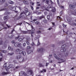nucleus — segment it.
Masks as SVG:
<instances>
[{
    "mask_svg": "<svg viewBox=\"0 0 76 76\" xmlns=\"http://www.w3.org/2000/svg\"><path fill=\"white\" fill-rule=\"evenodd\" d=\"M28 74L29 75H32V70H30L28 72Z\"/></svg>",
    "mask_w": 76,
    "mask_h": 76,
    "instance_id": "f8f14e48",
    "label": "nucleus"
},
{
    "mask_svg": "<svg viewBox=\"0 0 76 76\" xmlns=\"http://www.w3.org/2000/svg\"><path fill=\"white\" fill-rule=\"evenodd\" d=\"M4 67L6 68V63H5L4 65Z\"/></svg>",
    "mask_w": 76,
    "mask_h": 76,
    "instance_id": "de8ad7c7",
    "label": "nucleus"
},
{
    "mask_svg": "<svg viewBox=\"0 0 76 76\" xmlns=\"http://www.w3.org/2000/svg\"><path fill=\"white\" fill-rule=\"evenodd\" d=\"M23 2L24 3H25V4H29V2L26 1H24Z\"/></svg>",
    "mask_w": 76,
    "mask_h": 76,
    "instance_id": "f3484780",
    "label": "nucleus"
},
{
    "mask_svg": "<svg viewBox=\"0 0 76 76\" xmlns=\"http://www.w3.org/2000/svg\"><path fill=\"white\" fill-rule=\"evenodd\" d=\"M10 72H3L2 73V75H5L10 74Z\"/></svg>",
    "mask_w": 76,
    "mask_h": 76,
    "instance_id": "1a4fd4ad",
    "label": "nucleus"
},
{
    "mask_svg": "<svg viewBox=\"0 0 76 76\" xmlns=\"http://www.w3.org/2000/svg\"><path fill=\"white\" fill-rule=\"evenodd\" d=\"M41 50V49H38L37 50V51L38 52H39Z\"/></svg>",
    "mask_w": 76,
    "mask_h": 76,
    "instance_id": "603ef678",
    "label": "nucleus"
},
{
    "mask_svg": "<svg viewBox=\"0 0 76 76\" xmlns=\"http://www.w3.org/2000/svg\"><path fill=\"white\" fill-rule=\"evenodd\" d=\"M67 21L68 22H71V20L70 19H68L67 20Z\"/></svg>",
    "mask_w": 76,
    "mask_h": 76,
    "instance_id": "473e14b6",
    "label": "nucleus"
},
{
    "mask_svg": "<svg viewBox=\"0 0 76 76\" xmlns=\"http://www.w3.org/2000/svg\"><path fill=\"white\" fill-rule=\"evenodd\" d=\"M19 49H17L16 50V51H17V52H18V51H19Z\"/></svg>",
    "mask_w": 76,
    "mask_h": 76,
    "instance_id": "5fc2aeb1",
    "label": "nucleus"
},
{
    "mask_svg": "<svg viewBox=\"0 0 76 76\" xmlns=\"http://www.w3.org/2000/svg\"><path fill=\"white\" fill-rule=\"evenodd\" d=\"M47 18L48 20H50V15H48L47 16Z\"/></svg>",
    "mask_w": 76,
    "mask_h": 76,
    "instance_id": "a878e982",
    "label": "nucleus"
},
{
    "mask_svg": "<svg viewBox=\"0 0 76 76\" xmlns=\"http://www.w3.org/2000/svg\"><path fill=\"white\" fill-rule=\"evenodd\" d=\"M40 44V43H39V40H38V43H37V46H38V45H39Z\"/></svg>",
    "mask_w": 76,
    "mask_h": 76,
    "instance_id": "864d4df0",
    "label": "nucleus"
},
{
    "mask_svg": "<svg viewBox=\"0 0 76 76\" xmlns=\"http://www.w3.org/2000/svg\"><path fill=\"white\" fill-rule=\"evenodd\" d=\"M34 34V32H32V33H31V37H34V35H32V34Z\"/></svg>",
    "mask_w": 76,
    "mask_h": 76,
    "instance_id": "ea45409f",
    "label": "nucleus"
},
{
    "mask_svg": "<svg viewBox=\"0 0 76 76\" xmlns=\"http://www.w3.org/2000/svg\"><path fill=\"white\" fill-rule=\"evenodd\" d=\"M24 13H25V12H21V14L20 15V16L17 18V19L18 20H19V19H20V18H22V14H24Z\"/></svg>",
    "mask_w": 76,
    "mask_h": 76,
    "instance_id": "39448f33",
    "label": "nucleus"
},
{
    "mask_svg": "<svg viewBox=\"0 0 76 76\" xmlns=\"http://www.w3.org/2000/svg\"><path fill=\"white\" fill-rule=\"evenodd\" d=\"M9 3L11 4H13V2L12 1H9Z\"/></svg>",
    "mask_w": 76,
    "mask_h": 76,
    "instance_id": "cd10ccee",
    "label": "nucleus"
},
{
    "mask_svg": "<svg viewBox=\"0 0 76 76\" xmlns=\"http://www.w3.org/2000/svg\"><path fill=\"white\" fill-rule=\"evenodd\" d=\"M8 50H13V48H11V47H9L8 48Z\"/></svg>",
    "mask_w": 76,
    "mask_h": 76,
    "instance_id": "c9c22d12",
    "label": "nucleus"
},
{
    "mask_svg": "<svg viewBox=\"0 0 76 76\" xmlns=\"http://www.w3.org/2000/svg\"><path fill=\"white\" fill-rule=\"evenodd\" d=\"M35 24L36 25H39V22L38 21H37L35 22Z\"/></svg>",
    "mask_w": 76,
    "mask_h": 76,
    "instance_id": "e433bc0d",
    "label": "nucleus"
},
{
    "mask_svg": "<svg viewBox=\"0 0 76 76\" xmlns=\"http://www.w3.org/2000/svg\"><path fill=\"white\" fill-rule=\"evenodd\" d=\"M66 46L65 45H62V49L61 50V52H64V51H65L66 49L65 48V47H66Z\"/></svg>",
    "mask_w": 76,
    "mask_h": 76,
    "instance_id": "f03ea898",
    "label": "nucleus"
},
{
    "mask_svg": "<svg viewBox=\"0 0 76 76\" xmlns=\"http://www.w3.org/2000/svg\"><path fill=\"white\" fill-rule=\"evenodd\" d=\"M18 47L20 48L22 47V44H21L20 43H18Z\"/></svg>",
    "mask_w": 76,
    "mask_h": 76,
    "instance_id": "b1692460",
    "label": "nucleus"
},
{
    "mask_svg": "<svg viewBox=\"0 0 76 76\" xmlns=\"http://www.w3.org/2000/svg\"><path fill=\"white\" fill-rule=\"evenodd\" d=\"M18 42H15L14 43V45L15 47H17L18 46Z\"/></svg>",
    "mask_w": 76,
    "mask_h": 76,
    "instance_id": "aec40b11",
    "label": "nucleus"
},
{
    "mask_svg": "<svg viewBox=\"0 0 76 76\" xmlns=\"http://www.w3.org/2000/svg\"><path fill=\"white\" fill-rule=\"evenodd\" d=\"M42 18H45V16H41L40 17H39V19H42Z\"/></svg>",
    "mask_w": 76,
    "mask_h": 76,
    "instance_id": "412c9836",
    "label": "nucleus"
},
{
    "mask_svg": "<svg viewBox=\"0 0 76 76\" xmlns=\"http://www.w3.org/2000/svg\"><path fill=\"white\" fill-rule=\"evenodd\" d=\"M63 27H64V28H65V27L66 26H65V25H64V24H63Z\"/></svg>",
    "mask_w": 76,
    "mask_h": 76,
    "instance_id": "0e129e2a",
    "label": "nucleus"
},
{
    "mask_svg": "<svg viewBox=\"0 0 76 76\" xmlns=\"http://www.w3.org/2000/svg\"><path fill=\"white\" fill-rule=\"evenodd\" d=\"M26 41H30V40H31V39L30 38V37H29L26 36Z\"/></svg>",
    "mask_w": 76,
    "mask_h": 76,
    "instance_id": "0eeeda50",
    "label": "nucleus"
},
{
    "mask_svg": "<svg viewBox=\"0 0 76 76\" xmlns=\"http://www.w3.org/2000/svg\"><path fill=\"white\" fill-rule=\"evenodd\" d=\"M19 36H18V37H15V39H19Z\"/></svg>",
    "mask_w": 76,
    "mask_h": 76,
    "instance_id": "3c124183",
    "label": "nucleus"
},
{
    "mask_svg": "<svg viewBox=\"0 0 76 76\" xmlns=\"http://www.w3.org/2000/svg\"><path fill=\"white\" fill-rule=\"evenodd\" d=\"M14 53H9L8 54V55H9L10 56H12L13 54Z\"/></svg>",
    "mask_w": 76,
    "mask_h": 76,
    "instance_id": "79ce46f5",
    "label": "nucleus"
},
{
    "mask_svg": "<svg viewBox=\"0 0 76 76\" xmlns=\"http://www.w3.org/2000/svg\"><path fill=\"white\" fill-rule=\"evenodd\" d=\"M75 12L74 13H73V12H72L73 14L74 15H76V10H75Z\"/></svg>",
    "mask_w": 76,
    "mask_h": 76,
    "instance_id": "8fccbe9b",
    "label": "nucleus"
},
{
    "mask_svg": "<svg viewBox=\"0 0 76 76\" xmlns=\"http://www.w3.org/2000/svg\"><path fill=\"white\" fill-rule=\"evenodd\" d=\"M6 0H0V2L1 3H3L4 2H5Z\"/></svg>",
    "mask_w": 76,
    "mask_h": 76,
    "instance_id": "393cba45",
    "label": "nucleus"
},
{
    "mask_svg": "<svg viewBox=\"0 0 76 76\" xmlns=\"http://www.w3.org/2000/svg\"><path fill=\"white\" fill-rule=\"evenodd\" d=\"M11 42L12 44H14L15 43V40H13V41H12V42Z\"/></svg>",
    "mask_w": 76,
    "mask_h": 76,
    "instance_id": "a19ab883",
    "label": "nucleus"
},
{
    "mask_svg": "<svg viewBox=\"0 0 76 76\" xmlns=\"http://www.w3.org/2000/svg\"><path fill=\"white\" fill-rule=\"evenodd\" d=\"M2 52L3 53H6V50H2Z\"/></svg>",
    "mask_w": 76,
    "mask_h": 76,
    "instance_id": "72a5a7b5",
    "label": "nucleus"
},
{
    "mask_svg": "<svg viewBox=\"0 0 76 76\" xmlns=\"http://www.w3.org/2000/svg\"><path fill=\"white\" fill-rule=\"evenodd\" d=\"M28 10L27 8H25V12L26 13V12H28Z\"/></svg>",
    "mask_w": 76,
    "mask_h": 76,
    "instance_id": "7c9ffc66",
    "label": "nucleus"
},
{
    "mask_svg": "<svg viewBox=\"0 0 76 76\" xmlns=\"http://www.w3.org/2000/svg\"><path fill=\"white\" fill-rule=\"evenodd\" d=\"M22 32L23 34H28V31H22Z\"/></svg>",
    "mask_w": 76,
    "mask_h": 76,
    "instance_id": "5701e85b",
    "label": "nucleus"
},
{
    "mask_svg": "<svg viewBox=\"0 0 76 76\" xmlns=\"http://www.w3.org/2000/svg\"><path fill=\"white\" fill-rule=\"evenodd\" d=\"M25 61V60L23 58H21L20 59V61L21 62V63H22V62H23V61Z\"/></svg>",
    "mask_w": 76,
    "mask_h": 76,
    "instance_id": "6e6552de",
    "label": "nucleus"
},
{
    "mask_svg": "<svg viewBox=\"0 0 76 76\" xmlns=\"http://www.w3.org/2000/svg\"><path fill=\"white\" fill-rule=\"evenodd\" d=\"M69 7H70V8H71L72 9H74L75 8V6L74 5L70 4L69 5Z\"/></svg>",
    "mask_w": 76,
    "mask_h": 76,
    "instance_id": "2eb2a0df",
    "label": "nucleus"
},
{
    "mask_svg": "<svg viewBox=\"0 0 76 76\" xmlns=\"http://www.w3.org/2000/svg\"><path fill=\"white\" fill-rule=\"evenodd\" d=\"M5 69L6 71H8V69H7V68H5Z\"/></svg>",
    "mask_w": 76,
    "mask_h": 76,
    "instance_id": "774afa93",
    "label": "nucleus"
},
{
    "mask_svg": "<svg viewBox=\"0 0 76 76\" xmlns=\"http://www.w3.org/2000/svg\"><path fill=\"white\" fill-rule=\"evenodd\" d=\"M37 34H41V31H38L37 32Z\"/></svg>",
    "mask_w": 76,
    "mask_h": 76,
    "instance_id": "a18cd8bd",
    "label": "nucleus"
},
{
    "mask_svg": "<svg viewBox=\"0 0 76 76\" xmlns=\"http://www.w3.org/2000/svg\"><path fill=\"white\" fill-rule=\"evenodd\" d=\"M54 56L56 58V59H57V58H58L57 56V55L56 54H54Z\"/></svg>",
    "mask_w": 76,
    "mask_h": 76,
    "instance_id": "4c0bfd02",
    "label": "nucleus"
},
{
    "mask_svg": "<svg viewBox=\"0 0 76 76\" xmlns=\"http://www.w3.org/2000/svg\"><path fill=\"white\" fill-rule=\"evenodd\" d=\"M73 25H74V26H76V23H73Z\"/></svg>",
    "mask_w": 76,
    "mask_h": 76,
    "instance_id": "338daca9",
    "label": "nucleus"
},
{
    "mask_svg": "<svg viewBox=\"0 0 76 76\" xmlns=\"http://www.w3.org/2000/svg\"><path fill=\"white\" fill-rule=\"evenodd\" d=\"M62 13H63V12H62V11L60 12V14L61 15H62Z\"/></svg>",
    "mask_w": 76,
    "mask_h": 76,
    "instance_id": "69168bd1",
    "label": "nucleus"
},
{
    "mask_svg": "<svg viewBox=\"0 0 76 76\" xmlns=\"http://www.w3.org/2000/svg\"><path fill=\"white\" fill-rule=\"evenodd\" d=\"M3 44V41H1L0 42V45H2Z\"/></svg>",
    "mask_w": 76,
    "mask_h": 76,
    "instance_id": "6e6d98bb",
    "label": "nucleus"
},
{
    "mask_svg": "<svg viewBox=\"0 0 76 76\" xmlns=\"http://www.w3.org/2000/svg\"><path fill=\"white\" fill-rule=\"evenodd\" d=\"M26 43L27 45H29V42L28 41H26Z\"/></svg>",
    "mask_w": 76,
    "mask_h": 76,
    "instance_id": "49530a36",
    "label": "nucleus"
},
{
    "mask_svg": "<svg viewBox=\"0 0 76 76\" xmlns=\"http://www.w3.org/2000/svg\"><path fill=\"white\" fill-rule=\"evenodd\" d=\"M26 16H29L30 15V12H26Z\"/></svg>",
    "mask_w": 76,
    "mask_h": 76,
    "instance_id": "a211bd4d",
    "label": "nucleus"
},
{
    "mask_svg": "<svg viewBox=\"0 0 76 76\" xmlns=\"http://www.w3.org/2000/svg\"><path fill=\"white\" fill-rule=\"evenodd\" d=\"M4 20H5V21L4 22V23H1V25L3 26H4V23H6V22H7V20L8 19V18H7V16H5L4 17Z\"/></svg>",
    "mask_w": 76,
    "mask_h": 76,
    "instance_id": "f257e3e1",
    "label": "nucleus"
},
{
    "mask_svg": "<svg viewBox=\"0 0 76 76\" xmlns=\"http://www.w3.org/2000/svg\"><path fill=\"white\" fill-rule=\"evenodd\" d=\"M50 2L51 4H53V1H51V0H47L46 1V3L48 5H49V3Z\"/></svg>",
    "mask_w": 76,
    "mask_h": 76,
    "instance_id": "423d86ee",
    "label": "nucleus"
},
{
    "mask_svg": "<svg viewBox=\"0 0 76 76\" xmlns=\"http://www.w3.org/2000/svg\"><path fill=\"white\" fill-rule=\"evenodd\" d=\"M49 64V63H46V66H47Z\"/></svg>",
    "mask_w": 76,
    "mask_h": 76,
    "instance_id": "680f3d73",
    "label": "nucleus"
},
{
    "mask_svg": "<svg viewBox=\"0 0 76 76\" xmlns=\"http://www.w3.org/2000/svg\"><path fill=\"white\" fill-rule=\"evenodd\" d=\"M41 12H39L38 13H37V15H40V14H41Z\"/></svg>",
    "mask_w": 76,
    "mask_h": 76,
    "instance_id": "4d7b16f0",
    "label": "nucleus"
},
{
    "mask_svg": "<svg viewBox=\"0 0 76 76\" xmlns=\"http://www.w3.org/2000/svg\"><path fill=\"white\" fill-rule=\"evenodd\" d=\"M11 10L13 11L15 10H16V7H11Z\"/></svg>",
    "mask_w": 76,
    "mask_h": 76,
    "instance_id": "ddd939ff",
    "label": "nucleus"
},
{
    "mask_svg": "<svg viewBox=\"0 0 76 76\" xmlns=\"http://www.w3.org/2000/svg\"><path fill=\"white\" fill-rule=\"evenodd\" d=\"M6 47H7V45L6 44L5 45H4L3 48H6Z\"/></svg>",
    "mask_w": 76,
    "mask_h": 76,
    "instance_id": "2f4dec72",
    "label": "nucleus"
},
{
    "mask_svg": "<svg viewBox=\"0 0 76 76\" xmlns=\"http://www.w3.org/2000/svg\"><path fill=\"white\" fill-rule=\"evenodd\" d=\"M31 45H32V46H35V44H34V42H33L32 44H31Z\"/></svg>",
    "mask_w": 76,
    "mask_h": 76,
    "instance_id": "c03bdc74",
    "label": "nucleus"
},
{
    "mask_svg": "<svg viewBox=\"0 0 76 76\" xmlns=\"http://www.w3.org/2000/svg\"><path fill=\"white\" fill-rule=\"evenodd\" d=\"M27 48L28 49H30V48H31V47L29 46H28L27 47Z\"/></svg>",
    "mask_w": 76,
    "mask_h": 76,
    "instance_id": "58836bf2",
    "label": "nucleus"
},
{
    "mask_svg": "<svg viewBox=\"0 0 76 76\" xmlns=\"http://www.w3.org/2000/svg\"><path fill=\"white\" fill-rule=\"evenodd\" d=\"M31 53V50H28L27 52V53L28 54H30Z\"/></svg>",
    "mask_w": 76,
    "mask_h": 76,
    "instance_id": "c756f323",
    "label": "nucleus"
},
{
    "mask_svg": "<svg viewBox=\"0 0 76 76\" xmlns=\"http://www.w3.org/2000/svg\"><path fill=\"white\" fill-rule=\"evenodd\" d=\"M22 24V23H20L19 24H17V25H20V26H21V25Z\"/></svg>",
    "mask_w": 76,
    "mask_h": 76,
    "instance_id": "09e8293b",
    "label": "nucleus"
},
{
    "mask_svg": "<svg viewBox=\"0 0 76 76\" xmlns=\"http://www.w3.org/2000/svg\"><path fill=\"white\" fill-rule=\"evenodd\" d=\"M21 74L22 75H24L25 76H27V74H25V72L23 71H22L21 72Z\"/></svg>",
    "mask_w": 76,
    "mask_h": 76,
    "instance_id": "9b49d317",
    "label": "nucleus"
},
{
    "mask_svg": "<svg viewBox=\"0 0 76 76\" xmlns=\"http://www.w3.org/2000/svg\"><path fill=\"white\" fill-rule=\"evenodd\" d=\"M24 38H23V39L21 38H20L18 39V41H20V42L22 41H23V39H24Z\"/></svg>",
    "mask_w": 76,
    "mask_h": 76,
    "instance_id": "4be33fe9",
    "label": "nucleus"
},
{
    "mask_svg": "<svg viewBox=\"0 0 76 76\" xmlns=\"http://www.w3.org/2000/svg\"><path fill=\"white\" fill-rule=\"evenodd\" d=\"M28 32L29 34H30V33H32V30H28Z\"/></svg>",
    "mask_w": 76,
    "mask_h": 76,
    "instance_id": "f704fd0d",
    "label": "nucleus"
},
{
    "mask_svg": "<svg viewBox=\"0 0 76 76\" xmlns=\"http://www.w3.org/2000/svg\"><path fill=\"white\" fill-rule=\"evenodd\" d=\"M43 71L44 72H46V69H43Z\"/></svg>",
    "mask_w": 76,
    "mask_h": 76,
    "instance_id": "bf43d9fd",
    "label": "nucleus"
},
{
    "mask_svg": "<svg viewBox=\"0 0 76 76\" xmlns=\"http://www.w3.org/2000/svg\"><path fill=\"white\" fill-rule=\"evenodd\" d=\"M12 67H13V65L12 64H10L8 66V69H10V68H12Z\"/></svg>",
    "mask_w": 76,
    "mask_h": 76,
    "instance_id": "dca6fc26",
    "label": "nucleus"
},
{
    "mask_svg": "<svg viewBox=\"0 0 76 76\" xmlns=\"http://www.w3.org/2000/svg\"><path fill=\"white\" fill-rule=\"evenodd\" d=\"M26 46V43H24L23 44V46L24 47H25V46Z\"/></svg>",
    "mask_w": 76,
    "mask_h": 76,
    "instance_id": "13d9d810",
    "label": "nucleus"
},
{
    "mask_svg": "<svg viewBox=\"0 0 76 76\" xmlns=\"http://www.w3.org/2000/svg\"><path fill=\"white\" fill-rule=\"evenodd\" d=\"M16 58L17 59H20V58H22V56L20 55H18L16 56Z\"/></svg>",
    "mask_w": 76,
    "mask_h": 76,
    "instance_id": "9d476101",
    "label": "nucleus"
},
{
    "mask_svg": "<svg viewBox=\"0 0 76 76\" xmlns=\"http://www.w3.org/2000/svg\"><path fill=\"white\" fill-rule=\"evenodd\" d=\"M43 22H44V23H47V21L45 19L43 20Z\"/></svg>",
    "mask_w": 76,
    "mask_h": 76,
    "instance_id": "c85d7f7f",
    "label": "nucleus"
},
{
    "mask_svg": "<svg viewBox=\"0 0 76 76\" xmlns=\"http://www.w3.org/2000/svg\"><path fill=\"white\" fill-rule=\"evenodd\" d=\"M40 37V36L39 35H38L37 37H36L34 39L35 40H37V39H38V38H39V37Z\"/></svg>",
    "mask_w": 76,
    "mask_h": 76,
    "instance_id": "6ab92c4d",
    "label": "nucleus"
},
{
    "mask_svg": "<svg viewBox=\"0 0 76 76\" xmlns=\"http://www.w3.org/2000/svg\"><path fill=\"white\" fill-rule=\"evenodd\" d=\"M44 14H45V15H47V12H45Z\"/></svg>",
    "mask_w": 76,
    "mask_h": 76,
    "instance_id": "e2e57ef3",
    "label": "nucleus"
},
{
    "mask_svg": "<svg viewBox=\"0 0 76 76\" xmlns=\"http://www.w3.org/2000/svg\"><path fill=\"white\" fill-rule=\"evenodd\" d=\"M8 8H4L1 9L0 10V11H3V10H7Z\"/></svg>",
    "mask_w": 76,
    "mask_h": 76,
    "instance_id": "4468645a",
    "label": "nucleus"
},
{
    "mask_svg": "<svg viewBox=\"0 0 76 76\" xmlns=\"http://www.w3.org/2000/svg\"><path fill=\"white\" fill-rule=\"evenodd\" d=\"M57 60H58L59 61H61V62H58V63H64V62H65V60H63V59L59 58H57Z\"/></svg>",
    "mask_w": 76,
    "mask_h": 76,
    "instance_id": "7ed1b4c3",
    "label": "nucleus"
},
{
    "mask_svg": "<svg viewBox=\"0 0 76 76\" xmlns=\"http://www.w3.org/2000/svg\"><path fill=\"white\" fill-rule=\"evenodd\" d=\"M65 55L66 56H68V52L65 53Z\"/></svg>",
    "mask_w": 76,
    "mask_h": 76,
    "instance_id": "37998d69",
    "label": "nucleus"
},
{
    "mask_svg": "<svg viewBox=\"0 0 76 76\" xmlns=\"http://www.w3.org/2000/svg\"><path fill=\"white\" fill-rule=\"evenodd\" d=\"M31 9H32V10H34V8L32 6H31Z\"/></svg>",
    "mask_w": 76,
    "mask_h": 76,
    "instance_id": "052dcab7",
    "label": "nucleus"
},
{
    "mask_svg": "<svg viewBox=\"0 0 76 76\" xmlns=\"http://www.w3.org/2000/svg\"><path fill=\"white\" fill-rule=\"evenodd\" d=\"M19 54H23V56L26 55V52L25 51H22V50H20L19 52Z\"/></svg>",
    "mask_w": 76,
    "mask_h": 76,
    "instance_id": "20e7f679",
    "label": "nucleus"
},
{
    "mask_svg": "<svg viewBox=\"0 0 76 76\" xmlns=\"http://www.w3.org/2000/svg\"><path fill=\"white\" fill-rule=\"evenodd\" d=\"M39 66L41 67H43L44 66V65L42 64H39Z\"/></svg>",
    "mask_w": 76,
    "mask_h": 76,
    "instance_id": "bb28decb",
    "label": "nucleus"
}]
</instances>
